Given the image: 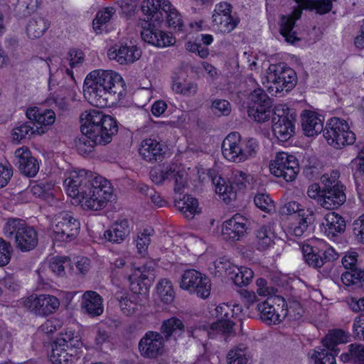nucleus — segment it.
Listing matches in <instances>:
<instances>
[{"label": "nucleus", "instance_id": "obj_40", "mask_svg": "<svg viewBox=\"0 0 364 364\" xmlns=\"http://www.w3.org/2000/svg\"><path fill=\"white\" fill-rule=\"evenodd\" d=\"M62 340L59 339L52 348V352L50 354V360L52 363L56 364H66L68 362H73L75 357L73 354L69 353L67 350L62 347L65 344L62 343Z\"/></svg>", "mask_w": 364, "mask_h": 364}, {"label": "nucleus", "instance_id": "obj_48", "mask_svg": "<svg viewBox=\"0 0 364 364\" xmlns=\"http://www.w3.org/2000/svg\"><path fill=\"white\" fill-rule=\"evenodd\" d=\"M166 14V21L169 28L175 31H181L184 27V23L181 16V14L173 7L170 3L169 9L164 11Z\"/></svg>", "mask_w": 364, "mask_h": 364}, {"label": "nucleus", "instance_id": "obj_31", "mask_svg": "<svg viewBox=\"0 0 364 364\" xmlns=\"http://www.w3.org/2000/svg\"><path fill=\"white\" fill-rule=\"evenodd\" d=\"M254 245L257 250L264 251L274 245L276 235L270 226L262 225L255 231Z\"/></svg>", "mask_w": 364, "mask_h": 364}, {"label": "nucleus", "instance_id": "obj_54", "mask_svg": "<svg viewBox=\"0 0 364 364\" xmlns=\"http://www.w3.org/2000/svg\"><path fill=\"white\" fill-rule=\"evenodd\" d=\"M70 264L67 257H54L49 264L50 269L58 276L65 275V268Z\"/></svg>", "mask_w": 364, "mask_h": 364}, {"label": "nucleus", "instance_id": "obj_1", "mask_svg": "<svg viewBox=\"0 0 364 364\" xmlns=\"http://www.w3.org/2000/svg\"><path fill=\"white\" fill-rule=\"evenodd\" d=\"M64 186L69 196L77 198L85 209L104 208L112 196L110 183L100 176L85 170L68 172Z\"/></svg>", "mask_w": 364, "mask_h": 364}, {"label": "nucleus", "instance_id": "obj_35", "mask_svg": "<svg viewBox=\"0 0 364 364\" xmlns=\"http://www.w3.org/2000/svg\"><path fill=\"white\" fill-rule=\"evenodd\" d=\"M49 27L48 20L43 16L34 15L27 24L26 33L30 38L35 39L42 36Z\"/></svg>", "mask_w": 364, "mask_h": 364}, {"label": "nucleus", "instance_id": "obj_60", "mask_svg": "<svg viewBox=\"0 0 364 364\" xmlns=\"http://www.w3.org/2000/svg\"><path fill=\"white\" fill-rule=\"evenodd\" d=\"M282 312L285 314V317L289 316L290 319L298 320L303 316L304 310L300 304L293 302L289 304L286 309H282Z\"/></svg>", "mask_w": 364, "mask_h": 364}, {"label": "nucleus", "instance_id": "obj_34", "mask_svg": "<svg viewBox=\"0 0 364 364\" xmlns=\"http://www.w3.org/2000/svg\"><path fill=\"white\" fill-rule=\"evenodd\" d=\"M43 127H36L34 129V122H26L17 124L12 131L13 140L17 142L30 139L34 135H41L45 133Z\"/></svg>", "mask_w": 364, "mask_h": 364}, {"label": "nucleus", "instance_id": "obj_17", "mask_svg": "<svg viewBox=\"0 0 364 364\" xmlns=\"http://www.w3.org/2000/svg\"><path fill=\"white\" fill-rule=\"evenodd\" d=\"M302 253L306 263L314 268H320L326 262L338 258L337 253L332 247L321 250L315 246L305 245L302 247Z\"/></svg>", "mask_w": 364, "mask_h": 364}, {"label": "nucleus", "instance_id": "obj_58", "mask_svg": "<svg viewBox=\"0 0 364 364\" xmlns=\"http://www.w3.org/2000/svg\"><path fill=\"white\" fill-rule=\"evenodd\" d=\"M62 91V89H60L58 92H50L48 101L50 105H54L60 110H65L67 109L68 102L65 97L61 93Z\"/></svg>", "mask_w": 364, "mask_h": 364}, {"label": "nucleus", "instance_id": "obj_8", "mask_svg": "<svg viewBox=\"0 0 364 364\" xmlns=\"http://www.w3.org/2000/svg\"><path fill=\"white\" fill-rule=\"evenodd\" d=\"M80 227V222L70 213H60L55 216L53 225V239L59 242H70L77 237Z\"/></svg>", "mask_w": 364, "mask_h": 364}, {"label": "nucleus", "instance_id": "obj_7", "mask_svg": "<svg viewBox=\"0 0 364 364\" xmlns=\"http://www.w3.org/2000/svg\"><path fill=\"white\" fill-rule=\"evenodd\" d=\"M230 308L228 305L219 306L215 308L217 315L220 314L221 318L210 325V331L200 328L189 327L186 330L188 337L198 338L203 335L208 334L213 337L216 334L230 335L233 331L235 323L230 320Z\"/></svg>", "mask_w": 364, "mask_h": 364}, {"label": "nucleus", "instance_id": "obj_12", "mask_svg": "<svg viewBox=\"0 0 364 364\" xmlns=\"http://www.w3.org/2000/svg\"><path fill=\"white\" fill-rule=\"evenodd\" d=\"M252 103L248 109V115L255 121L263 123L268 121L272 114V100L261 88L255 89L250 95Z\"/></svg>", "mask_w": 364, "mask_h": 364}, {"label": "nucleus", "instance_id": "obj_57", "mask_svg": "<svg viewBox=\"0 0 364 364\" xmlns=\"http://www.w3.org/2000/svg\"><path fill=\"white\" fill-rule=\"evenodd\" d=\"M11 252V244L0 237V267H4L9 263Z\"/></svg>", "mask_w": 364, "mask_h": 364}, {"label": "nucleus", "instance_id": "obj_27", "mask_svg": "<svg viewBox=\"0 0 364 364\" xmlns=\"http://www.w3.org/2000/svg\"><path fill=\"white\" fill-rule=\"evenodd\" d=\"M130 233L129 221L127 219L117 220L105 231L104 238L112 243H122Z\"/></svg>", "mask_w": 364, "mask_h": 364}, {"label": "nucleus", "instance_id": "obj_43", "mask_svg": "<svg viewBox=\"0 0 364 364\" xmlns=\"http://www.w3.org/2000/svg\"><path fill=\"white\" fill-rule=\"evenodd\" d=\"M330 350L318 348L314 350L310 358L314 364H336L335 356L338 353L329 352Z\"/></svg>", "mask_w": 364, "mask_h": 364}, {"label": "nucleus", "instance_id": "obj_10", "mask_svg": "<svg viewBox=\"0 0 364 364\" xmlns=\"http://www.w3.org/2000/svg\"><path fill=\"white\" fill-rule=\"evenodd\" d=\"M269 170L275 176L281 177L286 181H292L299 171V161L293 155L278 152L269 164Z\"/></svg>", "mask_w": 364, "mask_h": 364}, {"label": "nucleus", "instance_id": "obj_50", "mask_svg": "<svg viewBox=\"0 0 364 364\" xmlns=\"http://www.w3.org/2000/svg\"><path fill=\"white\" fill-rule=\"evenodd\" d=\"M136 295L117 298L120 309L124 315L130 316L138 310L139 304L136 301Z\"/></svg>", "mask_w": 364, "mask_h": 364}, {"label": "nucleus", "instance_id": "obj_49", "mask_svg": "<svg viewBox=\"0 0 364 364\" xmlns=\"http://www.w3.org/2000/svg\"><path fill=\"white\" fill-rule=\"evenodd\" d=\"M115 13V9L112 7L106 8L102 11L97 12L95 18L93 21V28L97 33H101L103 30L102 26L109 22Z\"/></svg>", "mask_w": 364, "mask_h": 364}, {"label": "nucleus", "instance_id": "obj_32", "mask_svg": "<svg viewBox=\"0 0 364 364\" xmlns=\"http://www.w3.org/2000/svg\"><path fill=\"white\" fill-rule=\"evenodd\" d=\"M295 120L296 118L273 120L272 132L274 136L282 141H287L294 134Z\"/></svg>", "mask_w": 364, "mask_h": 364}, {"label": "nucleus", "instance_id": "obj_16", "mask_svg": "<svg viewBox=\"0 0 364 364\" xmlns=\"http://www.w3.org/2000/svg\"><path fill=\"white\" fill-rule=\"evenodd\" d=\"M60 305L59 299L49 294H41L38 296L31 295L24 301V306L36 314L47 316L54 312Z\"/></svg>", "mask_w": 364, "mask_h": 364}, {"label": "nucleus", "instance_id": "obj_14", "mask_svg": "<svg viewBox=\"0 0 364 364\" xmlns=\"http://www.w3.org/2000/svg\"><path fill=\"white\" fill-rule=\"evenodd\" d=\"M282 212L286 215H295L298 224L292 228L291 233L301 237L306 231L309 225L314 221V213L309 208H304L296 201H290L282 208Z\"/></svg>", "mask_w": 364, "mask_h": 364}, {"label": "nucleus", "instance_id": "obj_20", "mask_svg": "<svg viewBox=\"0 0 364 364\" xmlns=\"http://www.w3.org/2000/svg\"><path fill=\"white\" fill-rule=\"evenodd\" d=\"M223 155L228 161L240 163L244 161L245 154L242 151L240 134L238 132L229 134L222 143Z\"/></svg>", "mask_w": 364, "mask_h": 364}, {"label": "nucleus", "instance_id": "obj_2", "mask_svg": "<svg viewBox=\"0 0 364 364\" xmlns=\"http://www.w3.org/2000/svg\"><path fill=\"white\" fill-rule=\"evenodd\" d=\"M124 85L123 79L118 73L95 70L85 80L84 95L90 105L104 108L110 105L116 94H122Z\"/></svg>", "mask_w": 364, "mask_h": 364}, {"label": "nucleus", "instance_id": "obj_45", "mask_svg": "<svg viewBox=\"0 0 364 364\" xmlns=\"http://www.w3.org/2000/svg\"><path fill=\"white\" fill-rule=\"evenodd\" d=\"M81 136L75 141L77 152L81 155H87L91 153L95 146L99 145L95 140L90 138L84 130H81Z\"/></svg>", "mask_w": 364, "mask_h": 364}, {"label": "nucleus", "instance_id": "obj_18", "mask_svg": "<svg viewBox=\"0 0 364 364\" xmlns=\"http://www.w3.org/2000/svg\"><path fill=\"white\" fill-rule=\"evenodd\" d=\"M250 223L240 214H235L223 224L222 232L227 240L238 241L247 233Z\"/></svg>", "mask_w": 364, "mask_h": 364}, {"label": "nucleus", "instance_id": "obj_9", "mask_svg": "<svg viewBox=\"0 0 364 364\" xmlns=\"http://www.w3.org/2000/svg\"><path fill=\"white\" fill-rule=\"evenodd\" d=\"M268 79L272 82L269 87L272 95H277L283 91L288 92L294 87L297 82L296 72L284 64L274 65L273 73L269 74Z\"/></svg>", "mask_w": 364, "mask_h": 364}, {"label": "nucleus", "instance_id": "obj_3", "mask_svg": "<svg viewBox=\"0 0 364 364\" xmlns=\"http://www.w3.org/2000/svg\"><path fill=\"white\" fill-rule=\"evenodd\" d=\"M81 119L82 124L80 129L84 130L99 145L105 146L110 143L118 132L117 121L99 110L90 109L83 112Z\"/></svg>", "mask_w": 364, "mask_h": 364}, {"label": "nucleus", "instance_id": "obj_25", "mask_svg": "<svg viewBox=\"0 0 364 364\" xmlns=\"http://www.w3.org/2000/svg\"><path fill=\"white\" fill-rule=\"evenodd\" d=\"M165 181L173 182L176 193L181 194L186 184L187 173L178 164H172L165 166Z\"/></svg>", "mask_w": 364, "mask_h": 364}, {"label": "nucleus", "instance_id": "obj_21", "mask_svg": "<svg viewBox=\"0 0 364 364\" xmlns=\"http://www.w3.org/2000/svg\"><path fill=\"white\" fill-rule=\"evenodd\" d=\"M107 55L109 59L114 60L121 65H126L139 60L141 50L136 46L115 45L109 49Z\"/></svg>", "mask_w": 364, "mask_h": 364}, {"label": "nucleus", "instance_id": "obj_15", "mask_svg": "<svg viewBox=\"0 0 364 364\" xmlns=\"http://www.w3.org/2000/svg\"><path fill=\"white\" fill-rule=\"evenodd\" d=\"M232 6L227 2H220L215 6L213 22L218 31L230 33L237 26L239 21L232 14Z\"/></svg>", "mask_w": 364, "mask_h": 364}, {"label": "nucleus", "instance_id": "obj_19", "mask_svg": "<svg viewBox=\"0 0 364 364\" xmlns=\"http://www.w3.org/2000/svg\"><path fill=\"white\" fill-rule=\"evenodd\" d=\"M16 164L20 173L27 177H34L39 171L38 160L31 154L26 146L17 149L14 153Z\"/></svg>", "mask_w": 364, "mask_h": 364}, {"label": "nucleus", "instance_id": "obj_51", "mask_svg": "<svg viewBox=\"0 0 364 364\" xmlns=\"http://www.w3.org/2000/svg\"><path fill=\"white\" fill-rule=\"evenodd\" d=\"M336 0H308L304 9L316 10L321 15L330 12L332 9V1Z\"/></svg>", "mask_w": 364, "mask_h": 364}, {"label": "nucleus", "instance_id": "obj_47", "mask_svg": "<svg viewBox=\"0 0 364 364\" xmlns=\"http://www.w3.org/2000/svg\"><path fill=\"white\" fill-rule=\"evenodd\" d=\"M341 279L346 285H355L364 289V270L346 271L341 274Z\"/></svg>", "mask_w": 364, "mask_h": 364}, {"label": "nucleus", "instance_id": "obj_13", "mask_svg": "<svg viewBox=\"0 0 364 364\" xmlns=\"http://www.w3.org/2000/svg\"><path fill=\"white\" fill-rule=\"evenodd\" d=\"M165 338L161 333L147 331L139 342V350L146 358H156L165 353Z\"/></svg>", "mask_w": 364, "mask_h": 364}, {"label": "nucleus", "instance_id": "obj_24", "mask_svg": "<svg viewBox=\"0 0 364 364\" xmlns=\"http://www.w3.org/2000/svg\"><path fill=\"white\" fill-rule=\"evenodd\" d=\"M301 15V9H294L291 15H281L279 21V33L284 38L287 43L294 44L300 41L296 35V32L293 31L296 21L298 20Z\"/></svg>", "mask_w": 364, "mask_h": 364}, {"label": "nucleus", "instance_id": "obj_38", "mask_svg": "<svg viewBox=\"0 0 364 364\" xmlns=\"http://www.w3.org/2000/svg\"><path fill=\"white\" fill-rule=\"evenodd\" d=\"M348 341V334L343 330L333 329L329 331L325 338L322 340L323 346L334 353L339 352L336 346Z\"/></svg>", "mask_w": 364, "mask_h": 364}, {"label": "nucleus", "instance_id": "obj_46", "mask_svg": "<svg viewBox=\"0 0 364 364\" xmlns=\"http://www.w3.org/2000/svg\"><path fill=\"white\" fill-rule=\"evenodd\" d=\"M348 348V353L342 354L341 359L344 362L352 360L354 363L364 364V346L353 343Z\"/></svg>", "mask_w": 364, "mask_h": 364}, {"label": "nucleus", "instance_id": "obj_29", "mask_svg": "<svg viewBox=\"0 0 364 364\" xmlns=\"http://www.w3.org/2000/svg\"><path fill=\"white\" fill-rule=\"evenodd\" d=\"M301 126L304 134L312 136L321 133L323 129L321 116L312 111H304L301 115Z\"/></svg>", "mask_w": 364, "mask_h": 364}, {"label": "nucleus", "instance_id": "obj_53", "mask_svg": "<svg viewBox=\"0 0 364 364\" xmlns=\"http://www.w3.org/2000/svg\"><path fill=\"white\" fill-rule=\"evenodd\" d=\"M240 143L242 146V151L247 154L245 156L244 161L254 156L257 152L259 145L256 139L253 138H248L242 139L240 138Z\"/></svg>", "mask_w": 364, "mask_h": 364}, {"label": "nucleus", "instance_id": "obj_42", "mask_svg": "<svg viewBox=\"0 0 364 364\" xmlns=\"http://www.w3.org/2000/svg\"><path fill=\"white\" fill-rule=\"evenodd\" d=\"M154 234V230L151 228H144L139 231L136 239L134 240L137 252L145 255L147 252L148 247L151 243V237Z\"/></svg>", "mask_w": 364, "mask_h": 364}, {"label": "nucleus", "instance_id": "obj_33", "mask_svg": "<svg viewBox=\"0 0 364 364\" xmlns=\"http://www.w3.org/2000/svg\"><path fill=\"white\" fill-rule=\"evenodd\" d=\"M212 182L215 186V193L225 203H229L236 198V191L227 179L220 176H215L212 178Z\"/></svg>", "mask_w": 364, "mask_h": 364}, {"label": "nucleus", "instance_id": "obj_39", "mask_svg": "<svg viewBox=\"0 0 364 364\" xmlns=\"http://www.w3.org/2000/svg\"><path fill=\"white\" fill-rule=\"evenodd\" d=\"M184 325L182 321L176 317H171L162 322L161 326V333L164 338L168 340L172 336H176L184 331Z\"/></svg>", "mask_w": 364, "mask_h": 364}, {"label": "nucleus", "instance_id": "obj_6", "mask_svg": "<svg viewBox=\"0 0 364 364\" xmlns=\"http://www.w3.org/2000/svg\"><path fill=\"white\" fill-rule=\"evenodd\" d=\"M323 132L328 144L335 149L353 144L355 141V134L350 130L348 122L338 117L330 119Z\"/></svg>", "mask_w": 364, "mask_h": 364}, {"label": "nucleus", "instance_id": "obj_56", "mask_svg": "<svg viewBox=\"0 0 364 364\" xmlns=\"http://www.w3.org/2000/svg\"><path fill=\"white\" fill-rule=\"evenodd\" d=\"M272 121H278V119H294L296 118V114L291 112L289 107L285 105H277L273 110Z\"/></svg>", "mask_w": 364, "mask_h": 364}, {"label": "nucleus", "instance_id": "obj_11", "mask_svg": "<svg viewBox=\"0 0 364 364\" xmlns=\"http://www.w3.org/2000/svg\"><path fill=\"white\" fill-rule=\"evenodd\" d=\"M180 287L202 299L208 298L211 290L210 279L195 269H188L183 272Z\"/></svg>", "mask_w": 364, "mask_h": 364}, {"label": "nucleus", "instance_id": "obj_41", "mask_svg": "<svg viewBox=\"0 0 364 364\" xmlns=\"http://www.w3.org/2000/svg\"><path fill=\"white\" fill-rule=\"evenodd\" d=\"M249 358L244 344L232 348L227 355V364H247Z\"/></svg>", "mask_w": 364, "mask_h": 364}, {"label": "nucleus", "instance_id": "obj_63", "mask_svg": "<svg viewBox=\"0 0 364 364\" xmlns=\"http://www.w3.org/2000/svg\"><path fill=\"white\" fill-rule=\"evenodd\" d=\"M228 267H225L226 274L230 277L234 284L237 286H245L246 284L240 274L239 267L237 266L228 264Z\"/></svg>", "mask_w": 364, "mask_h": 364}, {"label": "nucleus", "instance_id": "obj_30", "mask_svg": "<svg viewBox=\"0 0 364 364\" xmlns=\"http://www.w3.org/2000/svg\"><path fill=\"white\" fill-rule=\"evenodd\" d=\"M322 225L324 232L329 237H333L345 231V220L335 212H331L326 215Z\"/></svg>", "mask_w": 364, "mask_h": 364}, {"label": "nucleus", "instance_id": "obj_23", "mask_svg": "<svg viewBox=\"0 0 364 364\" xmlns=\"http://www.w3.org/2000/svg\"><path fill=\"white\" fill-rule=\"evenodd\" d=\"M139 154L141 159L147 162L161 161L164 154L163 144L156 139L146 138L141 141Z\"/></svg>", "mask_w": 364, "mask_h": 364}, {"label": "nucleus", "instance_id": "obj_52", "mask_svg": "<svg viewBox=\"0 0 364 364\" xmlns=\"http://www.w3.org/2000/svg\"><path fill=\"white\" fill-rule=\"evenodd\" d=\"M172 88L176 93L192 96L197 92L198 85L191 81L184 80L181 82L176 80L173 83Z\"/></svg>", "mask_w": 364, "mask_h": 364}, {"label": "nucleus", "instance_id": "obj_36", "mask_svg": "<svg viewBox=\"0 0 364 364\" xmlns=\"http://www.w3.org/2000/svg\"><path fill=\"white\" fill-rule=\"evenodd\" d=\"M175 207L188 219H191L198 213V203L196 198L185 195L182 198H176Z\"/></svg>", "mask_w": 364, "mask_h": 364}, {"label": "nucleus", "instance_id": "obj_62", "mask_svg": "<svg viewBox=\"0 0 364 364\" xmlns=\"http://www.w3.org/2000/svg\"><path fill=\"white\" fill-rule=\"evenodd\" d=\"M358 255L355 252H349L342 259V264L347 271H354L359 269L358 267Z\"/></svg>", "mask_w": 364, "mask_h": 364}, {"label": "nucleus", "instance_id": "obj_59", "mask_svg": "<svg viewBox=\"0 0 364 364\" xmlns=\"http://www.w3.org/2000/svg\"><path fill=\"white\" fill-rule=\"evenodd\" d=\"M212 109L215 114L228 116L231 112V106L227 100H215L212 103Z\"/></svg>", "mask_w": 364, "mask_h": 364}, {"label": "nucleus", "instance_id": "obj_64", "mask_svg": "<svg viewBox=\"0 0 364 364\" xmlns=\"http://www.w3.org/2000/svg\"><path fill=\"white\" fill-rule=\"evenodd\" d=\"M353 328L356 337L364 341V314L355 317Z\"/></svg>", "mask_w": 364, "mask_h": 364}, {"label": "nucleus", "instance_id": "obj_26", "mask_svg": "<svg viewBox=\"0 0 364 364\" xmlns=\"http://www.w3.org/2000/svg\"><path fill=\"white\" fill-rule=\"evenodd\" d=\"M81 308L92 317L101 315L104 310L102 296L96 291L85 292L82 297Z\"/></svg>", "mask_w": 364, "mask_h": 364}, {"label": "nucleus", "instance_id": "obj_28", "mask_svg": "<svg viewBox=\"0 0 364 364\" xmlns=\"http://www.w3.org/2000/svg\"><path fill=\"white\" fill-rule=\"evenodd\" d=\"M169 8L168 0H144L141 6L143 14L148 16V19L156 21H161L164 17V11L168 10Z\"/></svg>", "mask_w": 364, "mask_h": 364}, {"label": "nucleus", "instance_id": "obj_37", "mask_svg": "<svg viewBox=\"0 0 364 364\" xmlns=\"http://www.w3.org/2000/svg\"><path fill=\"white\" fill-rule=\"evenodd\" d=\"M257 309L259 312L262 321L269 325L279 323L285 318V314H283V312L279 314L273 306L266 301L258 304Z\"/></svg>", "mask_w": 364, "mask_h": 364}, {"label": "nucleus", "instance_id": "obj_4", "mask_svg": "<svg viewBox=\"0 0 364 364\" xmlns=\"http://www.w3.org/2000/svg\"><path fill=\"white\" fill-rule=\"evenodd\" d=\"M339 177L340 172L333 170L330 174L326 173L321 178L323 196L319 198L318 204L325 209H336L346 200V188L339 181Z\"/></svg>", "mask_w": 364, "mask_h": 364}, {"label": "nucleus", "instance_id": "obj_22", "mask_svg": "<svg viewBox=\"0 0 364 364\" xmlns=\"http://www.w3.org/2000/svg\"><path fill=\"white\" fill-rule=\"evenodd\" d=\"M145 24H148V27H143L141 31V36L144 42L159 48L172 46L176 43V39L171 34L155 28L147 22Z\"/></svg>", "mask_w": 364, "mask_h": 364}, {"label": "nucleus", "instance_id": "obj_55", "mask_svg": "<svg viewBox=\"0 0 364 364\" xmlns=\"http://www.w3.org/2000/svg\"><path fill=\"white\" fill-rule=\"evenodd\" d=\"M255 205L260 210L269 213L274 208V203L268 195L257 194L254 198Z\"/></svg>", "mask_w": 364, "mask_h": 364}, {"label": "nucleus", "instance_id": "obj_61", "mask_svg": "<svg viewBox=\"0 0 364 364\" xmlns=\"http://www.w3.org/2000/svg\"><path fill=\"white\" fill-rule=\"evenodd\" d=\"M40 3L41 0H19L18 6L22 15L26 16L36 11Z\"/></svg>", "mask_w": 364, "mask_h": 364}, {"label": "nucleus", "instance_id": "obj_5", "mask_svg": "<svg viewBox=\"0 0 364 364\" xmlns=\"http://www.w3.org/2000/svg\"><path fill=\"white\" fill-rule=\"evenodd\" d=\"M4 232L7 238L14 237L16 247L21 252L33 250L38 242L36 230L18 218L9 219L5 224Z\"/></svg>", "mask_w": 364, "mask_h": 364}, {"label": "nucleus", "instance_id": "obj_44", "mask_svg": "<svg viewBox=\"0 0 364 364\" xmlns=\"http://www.w3.org/2000/svg\"><path fill=\"white\" fill-rule=\"evenodd\" d=\"M156 290L163 302L169 304L173 301L175 291L171 281L167 279H161L157 284Z\"/></svg>", "mask_w": 364, "mask_h": 364}]
</instances>
